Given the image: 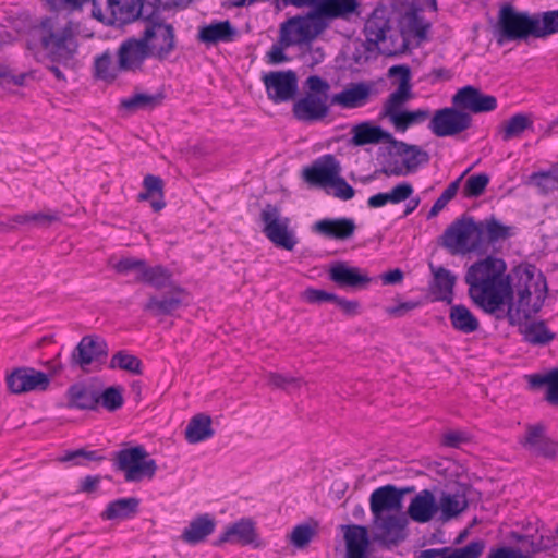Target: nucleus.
<instances>
[{"mask_svg":"<svg viewBox=\"0 0 558 558\" xmlns=\"http://www.w3.org/2000/svg\"><path fill=\"white\" fill-rule=\"evenodd\" d=\"M330 186L335 189L333 196L343 201L353 198L355 194L354 189L339 174Z\"/></svg>","mask_w":558,"mask_h":558,"instance_id":"nucleus-64","label":"nucleus"},{"mask_svg":"<svg viewBox=\"0 0 558 558\" xmlns=\"http://www.w3.org/2000/svg\"><path fill=\"white\" fill-rule=\"evenodd\" d=\"M305 94L294 101L293 117L301 122L312 123L324 120L329 114V83L318 75H311L304 83Z\"/></svg>","mask_w":558,"mask_h":558,"instance_id":"nucleus-3","label":"nucleus"},{"mask_svg":"<svg viewBox=\"0 0 558 558\" xmlns=\"http://www.w3.org/2000/svg\"><path fill=\"white\" fill-rule=\"evenodd\" d=\"M390 29V20L386 9L384 8L375 9L364 25L366 40L374 46L384 41Z\"/></svg>","mask_w":558,"mask_h":558,"instance_id":"nucleus-29","label":"nucleus"},{"mask_svg":"<svg viewBox=\"0 0 558 558\" xmlns=\"http://www.w3.org/2000/svg\"><path fill=\"white\" fill-rule=\"evenodd\" d=\"M521 444L530 452L544 458H554L557 452V444L545 434V427L542 424L527 425L526 434Z\"/></svg>","mask_w":558,"mask_h":558,"instance_id":"nucleus-23","label":"nucleus"},{"mask_svg":"<svg viewBox=\"0 0 558 558\" xmlns=\"http://www.w3.org/2000/svg\"><path fill=\"white\" fill-rule=\"evenodd\" d=\"M338 298L339 296L335 293H330L325 290H319V289H314V288H307L303 292V299L307 303H312V304H315V303L320 304L324 302H333L336 304Z\"/></svg>","mask_w":558,"mask_h":558,"instance_id":"nucleus-60","label":"nucleus"},{"mask_svg":"<svg viewBox=\"0 0 558 558\" xmlns=\"http://www.w3.org/2000/svg\"><path fill=\"white\" fill-rule=\"evenodd\" d=\"M120 72L118 63H113L112 54L108 50L95 58L94 75L97 78L102 81H114Z\"/></svg>","mask_w":558,"mask_h":558,"instance_id":"nucleus-47","label":"nucleus"},{"mask_svg":"<svg viewBox=\"0 0 558 558\" xmlns=\"http://www.w3.org/2000/svg\"><path fill=\"white\" fill-rule=\"evenodd\" d=\"M537 20L536 38H545L558 33V10L534 13Z\"/></svg>","mask_w":558,"mask_h":558,"instance_id":"nucleus-49","label":"nucleus"},{"mask_svg":"<svg viewBox=\"0 0 558 558\" xmlns=\"http://www.w3.org/2000/svg\"><path fill=\"white\" fill-rule=\"evenodd\" d=\"M37 31L40 44L52 61L68 62L75 54L77 43L71 21L58 27L52 17H45Z\"/></svg>","mask_w":558,"mask_h":558,"instance_id":"nucleus-4","label":"nucleus"},{"mask_svg":"<svg viewBox=\"0 0 558 558\" xmlns=\"http://www.w3.org/2000/svg\"><path fill=\"white\" fill-rule=\"evenodd\" d=\"M347 547V558H368L369 536L364 525H342Z\"/></svg>","mask_w":558,"mask_h":558,"instance_id":"nucleus-24","label":"nucleus"},{"mask_svg":"<svg viewBox=\"0 0 558 558\" xmlns=\"http://www.w3.org/2000/svg\"><path fill=\"white\" fill-rule=\"evenodd\" d=\"M470 441V436L463 430H449L442 435L441 444L449 448H460Z\"/></svg>","mask_w":558,"mask_h":558,"instance_id":"nucleus-63","label":"nucleus"},{"mask_svg":"<svg viewBox=\"0 0 558 558\" xmlns=\"http://www.w3.org/2000/svg\"><path fill=\"white\" fill-rule=\"evenodd\" d=\"M143 10L144 3L142 0L132 1L131 3H123L120 0H117V7H112L114 25L122 26L140 17H145L143 15Z\"/></svg>","mask_w":558,"mask_h":558,"instance_id":"nucleus-42","label":"nucleus"},{"mask_svg":"<svg viewBox=\"0 0 558 558\" xmlns=\"http://www.w3.org/2000/svg\"><path fill=\"white\" fill-rule=\"evenodd\" d=\"M353 136L351 143L355 146H363L366 144L388 143L392 145L395 137L391 133L385 131L378 125H373L369 122H363L352 129Z\"/></svg>","mask_w":558,"mask_h":558,"instance_id":"nucleus-28","label":"nucleus"},{"mask_svg":"<svg viewBox=\"0 0 558 558\" xmlns=\"http://www.w3.org/2000/svg\"><path fill=\"white\" fill-rule=\"evenodd\" d=\"M8 389L15 395L28 391H44L49 387V376L33 367H19L13 369L5 378Z\"/></svg>","mask_w":558,"mask_h":558,"instance_id":"nucleus-16","label":"nucleus"},{"mask_svg":"<svg viewBox=\"0 0 558 558\" xmlns=\"http://www.w3.org/2000/svg\"><path fill=\"white\" fill-rule=\"evenodd\" d=\"M489 183V175L486 173L473 174L468 178L463 186V195L468 198L480 197Z\"/></svg>","mask_w":558,"mask_h":558,"instance_id":"nucleus-53","label":"nucleus"},{"mask_svg":"<svg viewBox=\"0 0 558 558\" xmlns=\"http://www.w3.org/2000/svg\"><path fill=\"white\" fill-rule=\"evenodd\" d=\"M356 225L352 218H326L313 225V231L330 240L345 241L353 236Z\"/></svg>","mask_w":558,"mask_h":558,"instance_id":"nucleus-22","label":"nucleus"},{"mask_svg":"<svg viewBox=\"0 0 558 558\" xmlns=\"http://www.w3.org/2000/svg\"><path fill=\"white\" fill-rule=\"evenodd\" d=\"M68 407L80 410H95L99 404L98 391L84 383H76L66 391Z\"/></svg>","mask_w":558,"mask_h":558,"instance_id":"nucleus-25","label":"nucleus"},{"mask_svg":"<svg viewBox=\"0 0 558 558\" xmlns=\"http://www.w3.org/2000/svg\"><path fill=\"white\" fill-rule=\"evenodd\" d=\"M260 221L264 234L274 245L287 251L294 248L298 240L293 231L289 229L290 219L282 217L277 206L267 204L260 213Z\"/></svg>","mask_w":558,"mask_h":558,"instance_id":"nucleus-10","label":"nucleus"},{"mask_svg":"<svg viewBox=\"0 0 558 558\" xmlns=\"http://www.w3.org/2000/svg\"><path fill=\"white\" fill-rule=\"evenodd\" d=\"M504 259L487 256L471 265L465 275L469 295L485 313L496 319L508 318L510 325L530 319L538 313L548 294L545 276L534 265H519L506 274Z\"/></svg>","mask_w":558,"mask_h":558,"instance_id":"nucleus-1","label":"nucleus"},{"mask_svg":"<svg viewBox=\"0 0 558 558\" xmlns=\"http://www.w3.org/2000/svg\"><path fill=\"white\" fill-rule=\"evenodd\" d=\"M530 180L544 194L558 190V166L549 171L534 172L531 174Z\"/></svg>","mask_w":558,"mask_h":558,"instance_id":"nucleus-52","label":"nucleus"},{"mask_svg":"<svg viewBox=\"0 0 558 558\" xmlns=\"http://www.w3.org/2000/svg\"><path fill=\"white\" fill-rule=\"evenodd\" d=\"M215 432L211 427V418L209 415L198 413L194 415L184 432L185 439L190 444H197L209 439L214 436Z\"/></svg>","mask_w":558,"mask_h":558,"instance_id":"nucleus-39","label":"nucleus"},{"mask_svg":"<svg viewBox=\"0 0 558 558\" xmlns=\"http://www.w3.org/2000/svg\"><path fill=\"white\" fill-rule=\"evenodd\" d=\"M105 457L99 450H87L78 448L75 450H68L58 458L62 463H71L72 465L87 466L92 462H101Z\"/></svg>","mask_w":558,"mask_h":558,"instance_id":"nucleus-45","label":"nucleus"},{"mask_svg":"<svg viewBox=\"0 0 558 558\" xmlns=\"http://www.w3.org/2000/svg\"><path fill=\"white\" fill-rule=\"evenodd\" d=\"M148 58H151V56L142 36L125 38L117 50L118 69L124 72L142 70L145 60Z\"/></svg>","mask_w":558,"mask_h":558,"instance_id":"nucleus-15","label":"nucleus"},{"mask_svg":"<svg viewBox=\"0 0 558 558\" xmlns=\"http://www.w3.org/2000/svg\"><path fill=\"white\" fill-rule=\"evenodd\" d=\"M433 272L434 284L432 287V292L435 295V300L451 304L453 301L456 277L444 267L433 268Z\"/></svg>","mask_w":558,"mask_h":558,"instance_id":"nucleus-36","label":"nucleus"},{"mask_svg":"<svg viewBox=\"0 0 558 558\" xmlns=\"http://www.w3.org/2000/svg\"><path fill=\"white\" fill-rule=\"evenodd\" d=\"M108 356V344L99 336H84L71 354V364L85 369L95 362H102Z\"/></svg>","mask_w":558,"mask_h":558,"instance_id":"nucleus-18","label":"nucleus"},{"mask_svg":"<svg viewBox=\"0 0 558 558\" xmlns=\"http://www.w3.org/2000/svg\"><path fill=\"white\" fill-rule=\"evenodd\" d=\"M140 500L134 497L120 498L108 504L101 517L106 520H124L137 512Z\"/></svg>","mask_w":558,"mask_h":558,"instance_id":"nucleus-40","label":"nucleus"},{"mask_svg":"<svg viewBox=\"0 0 558 558\" xmlns=\"http://www.w3.org/2000/svg\"><path fill=\"white\" fill-rule=\"evenodd\" d=\"M371 95V87L363 82L353 83L331 97V105L352 109L363 106Z\"/></svg>","mask_w":558,"mask_h":558,"instance_id":"nucleus-30","label":"nucleus"},{"mask_svg":"<svg viewBox=\"0 0 558 558\" xmlns=\"http://www.w3.org/2000/svg\"><path fill=\"white\" fill-rule=\"evenodd\" d=\"M442 246L452 255L482 250L481 230L472 217H461L453 221L442 234Z\"/></svg>","mask_w":558,"mask_h":558,"instance_id":"nucleus-8","label":"nucleus"},{"mask_svg":"<svg viewBox=\"0 0 558 558\" xmlns=\"http://www.w3.org/2000/svg\"><path fill=\"white\" fill-rule=\"evenodd\" d=\"M449 319L452 328L461 333H473L480 328L478 319L462 304L452 305L450 307Z\"/></svg>","mask_w":558,"mask_h":558,"instance_id":"nucleus-38","label":"nucleus"},{"mask_svg":"<svg viewBox=\"0 0 558 558\" xmlns=\"http://www.w3.org/2000/svg\"><path fill=\"white\" fill-rule=\"evenodd\" d=\"M529 383L533 388L547 385L546 400L551 404L558 405V367L550 369L546 374L530 375Z\"/></svg>","mask_w":558,"mask_h":558,"instance_id":"nucleus-44","label":"nucleus"},{"mask_svg":"<svg viewBox=\"0 0 558 558\" xmlns=\"http://www.w3.org/2000/svg\"><path fill=\"white\" fill-rule=\"evenodd\" d=\"M388 76L390 78L398 80V88H401L403 85L405 86V90L412 92L411 84V70L405 64L393 65L388 70Z\"/></svg>","mask_w":558,"mask_h":558,"instance_id":"nucleus-59","label":"nucleus"},{"mask_svg":"<svg viewBox=\"0 0 558 558\" xmlns=\"http://www.w3.org/2000/svg\"><path fill=\"white\" fill-rule=\"evenodd\" d=\"M263 82L268 98L275 104L293 100L298 94V75L292 70L266 73Z\"/></svg>","mask_w":558,"mask_h":558,"instance_id":"nucleus-13","label":"nucleus"},{"mask_svg":"<svg viewBox=\"0 0 558 558\" xmlns=\"http://www.w3.org/2000/svg\"><path fill=\"white\" fill-rule=\"evenodd\" d=\"M481 230V243L484 248L487 244L505 241L514 234V227L502 225L495 216L477 222Z\"/></svg>","mask_w":558,"mask_h":558,"instance_id":"nucleus-32","label":"nucleus"},{"mask_svg":"<svg viewBox=\"0 0 558 558\" xmlns=\"http://www.w3.org/2000/svg\"><path fill=\"white\" fill-rule=\"evenodd\" d=\"M533 120L525 113H517L509 118L499 129L504 142L520 137L526 130L532 129Z\"/></svg>","mask_w":558,"mask_h":558,"instance_id":"nucleus-41","label":"nucleus"},{"mask_svg":"<svg viewBox=\"0 0 558 558\" xmlns=\"http://www.w3.org/2000/svg\"><path fill=\"white\" fill-rule=\"evenodd\" d=\"M412 490H374L371 496V510L374 519H380L385 511H398L402 496Z\"/></svg>","mask_w":558,"mask_h":558,"instance_id":"nucleus-31","label":"nucleus"},{"mask_svg":"<svg viewBox=\"0 0 558 558\" xmlns=\"http://www.w3.org/2000/svg\"><path fill=\"white\" fill-rule=\"evenodd\" d=\"M518 539L529 546L532 553H541L554 549L557 544L553 536L541 535L537 539L532 535L518 536Z\"/></svg>","mask_w":558,"mask_h":558,"instance_id":"nucleus-55","label":"nucleus"},{"mask_svg":"<svg viewBox=\"0 0 558 558\" xmlns=\"http://www.w3.org/2000/svg\"><path fill=\"white\" fill-rule=\"evenodd\" d=\"M536 25L534 14L518 11L511 4H506L498 12L496 40L498 45H502L508 41L526 40L530 37L536 38Z\"/></svg>","mask_w":558,"mask_h":558,"instance_id":"nucleus-5","label":"nucleus"},{"mask_svg":"<svg viewBox=\"0 0 558 558\" xmlns=\"http://www.w3.org/2000/svg\"><path fill=\"white\" fill-rule=\"evenodd\" d=\"M135 281L147 283L157 290L167 289L160 296L149 295L143 305V310L153 316H170L183 305L186 292L172 280V274L166 267L146 265Z\"/></svg>","mask_w":558,"mask_h":558,"instance_id":"nucleus-2","label":"nucleus"},{"mask_svg":"<svg viewBox=\"0 0 558 558\" xmlns=\"http://www.w3.org/2000/svg\"><path fill=\"white\" fill-rule=\"evenodd\" d=\"M144 191L137 196L138 201H149L151 208L160 211L166 203L163 201V181L160 177L147 174L143 180Z\"/></svg>","mask_w":558,"mask_h":558,"instance_id":"nucleus-37","label":"nucleus"},{"mask_svg":"<svg viewBox=\"0 0 558 558\" xmlns=\"http://www.w3.org/2000/svg\"><path fill=\"white\" fill-rule=\"evenodd\" d=\"M226 543L236 544L240 546H252L253 548H262L265 546V543L257 532L256 523L251 518H241L240 520L228 524L225 531L216 539L215 545L221 546Z\"/></svg>","mask_w":558,"mask_h":558,"instance_id":"nucleus-14","label":"nucleus"},{"mask_svg":"<svg viewBox=\"0 0 558 558\" xmlns=\"http://www.w3.org/2000/svg\"><path fill=\"white\" fill-rule=\"evenodd\" d=\"M268 380L274 387L284 390H293L301 387V378L284 376L277 373L269 374Z\"/></svg>","mask_w":558,"mask_h":558,"instance_id":"nucleus-61","label":"nucleus"},{"mask_svg":"<svg viewBox=\"0 0 558 558\" xmlns=\"http://www.w3.org/2000/svg\"><path fill=\"white\" fill-rule=\"evenodd\" d=\"M424 495H417L409 506V514L415 522L426 523L438 511V505L430 490H423Z\"/></svg>","mask_w":558,"mask_h":558,"instance_id":"nucleus-34","label":"nucleus"},{"mask_svg":"<svg viewBox=\"0 0 558 558\" xmlns=\"http://www.w3.org/2000/svg\"><path fill=\"white\" fill-rule=\"evenodd\" d=\"M452 105L462 111L472 113L489 112L497 108V99L486 95L480 88L466 85L452 96Z\"/></svg>","mask_w":558,"mask_h":558,"instance_id":"nucleus-17","label":"nucleus"},{"mask_svg":"<svg viewBox=\"0 0 558 558\" xmlns=\"http://www.w3.org/2000/svg\"><path fill=\"white\" fill-rule=\"evenodd\" d=\"M165 95L158 93L156 95H148L144 93H137L131 97L121 100V108L129 112H135L137 110H151L161 105Z\"/></svg>","mask_w":558,"mask_h":558,"instance_id":"nucleus-43","label":"nucleus"},{"mask_svg":"<svg viewBox=\"0 0 558 558\" xmlns=\"http://www.w3.org/2000/svg\"><path fill=\"white\" fill-rule=\"evenodd\" d=\"M216 529L215 519L208 514H199L194 518L182 532L181 538L190 545L204 542Z\"/></svg>","mask_w":558,"mask_h":558,"instance_id":"nucleus-27","label":"nucleus"},{"mask_svg":"<svg viewBox=\"0 0 558 558\" xmlns=\"http://www.w3.org/2000/svg\"><path fill=\"white\" fill-rule=\"evenodd\" d=\"M407 519L401 515H387L374 519L373 541L386 547L396 546L405 539Z\"/></svg>","mask_w":558,"mask_h":558,"instance_id":"nucleus-19","label":"nucleus"},{"mask_svg":"<svg viewBox=\"0 0 558 558\" xmlns=\"http://www.w3.org/2000/svg\"><path fill=\"white\" fill-rule=\"evenodd\" d=\"M430 116L428 109H417L415 111H401L399 114L392 117L391 123L397 131L404 132L413 124L423 123Z\"/></svg>","mask_w":558,"mask_h":558,"instance_id":"nucleus-48","label":"nucleus"},{"mask_svg":"<svg viewBox=\"0 0 558 558\" xmlns=\"http://www.w3.org/2000/svg\"><path fill=\"white\" fill-rule=\"evenodd\" d=\"M146 22L142 38L148 46L151 58L165 61L177 48V35L172 24L167 23L160 14L150 13L143 17Z\"/></svg>","mask_w":558,"mask_h":558,"instance_id":"nucleus-7","label":"nucleus"},{"mask_svg":"<svg viewBox=\"0 0 558 558\" xmlns=\"http://www.w3.org/2000/svg\"><path fill=\"white\" fill-rule=\"evenodd\" d=\"M413 194V186L409 182L397 184L390 192L384 193L385 203L399 204L411 197Z\"/></svg>","mask_w":558,"mask_h":558,"instance_id":"nucleus-57","label":"nucleus"},{"mask_svg":"<svg viewBox=\"0 0 558 558\" xmlns=\"http://www.w3.org/2000/svg\"><path fill=\"white\" fill-rule=\"evenodd\" d=\"M427 475L439 486L449 487L456 485L459 488H472L473 482L465 468L454 460L441 458L436 461L424 460Z\"/></svg>","mask_w":558,"mask_h":558,"instance_id":"nucleus-11","label":"nucleus"},{"mask_svg":"<svg viewBox=\"0 0 558 558\" xmlns=\"http://www.w3.org/2000/svg\"><path fill=\"white\" fill-rule=\"evenodd\" d=\"M113 465L121 471L129 483L140 484L151 480L157 472V463L143 446L121 449L114 452Z\"/></svg>","mask_w":558,"mask_h":558,"instance_id":"nucleus-6","label":"nucleus"},{"mask_svg":"<svg viewBox=\"0 0 558 558\" xmlns=\"http://www.w3.org/2000/svg\"><path fill=\"white\" fill-rule=\"evenodd\" d=\"M471 125V114L453 106L437 110L429 121L428 129L436 136L446 137L457 135Z\"/></svg>","mask_w":558,"mask_h":558,"instance_id":"nucleus-12","label":"nucleus"},{"mask_svg":"<svg viewBox=\"0 0 558 558\" xmlns=\"http://www.w3.org/2000/svg\"><path fill=\"white\" fill-rule=\"evenodd\" d=\"M145 267L146 262L137 258H122L114 265L116 271L122 275H126L131 271H137L138 275L142 274Z\"/></svg>","mask_w":558,"mask_h":558,"instance_id":"nucleus-62","label":"nucleus"},{"mask_svg":"<svg viewBox=\"0 0 558 558\" xmlns=\"http://www.w3.org/2000/svg\"><path fill=\"white\" fill-rule=\"evenodd\" d=\"M99 404L106 410L114 412L123 405L124 399L122 396V388L111 386L102 391L98 392Z\"/></svg>","mask_w":558,"mask_h":558,"instance_id":"nucleus-54","label":"nucleus"},{"mask_svg":"<svg viewBox=\"0 0 558 558\" xmlns=\"http://www.w3.org/2000/svg\"><path fill=\"white\" fill-rule=\"evenodd\" d=\"M328 27L316 8L304 16H294L281 24L280 41L284 47L307 43Z\"/></svg>","mask_w":558,"mask_h":558,"instance_id":"nucleus-9","label":"nucleus"},{"mask_svg":"<svg viewBox=\"0 0 558 558\" xmlns=\"http://www.w3.org/2000/svg\"><path fill=\"white\" fill-rule=\"evenodd\" d=\"M340 173L339 162L332 155H325L303 171L304 180L316 186H330Z\"/></svg>","mask_w":558,"mask_h":558,"instance_id":"nucleus-21","label":"nucleus"},{"mask_svg":"<svg viewBox=\"0 0 558 558\" xmlns=\"http://www.w3.org/2000/svg\"><path fill=\"white\" fill-rule=\"evenodd\" d=\"M109 367L112 369L120 368L134 375H141L143 373L142 361L126 351H118L113 354Z\"/></svg>","mask_w":558,"mask_h":558,"instance_id":"nucleus-50","label":"nucleus"},{"mask_svg":"<svg viewBox=\"0 0 558 558\" xmlns=\"http://www.w3.org/2000/svg\"><path fill=\"white\" fill-rule=\"evenodd\" d=\"M440 508L444 519L449 520L463 511L465 501L461 504L454 496L445 495L440 499Z\"/></svg>","mask_w":558,"mask_h":558,"instance_id":"nucleus-58","label":"nucleus"},{"mask_svg":"<svg viewBox=\"0 0 558 558\" xmlns=\"http://www.w3.org/2000/svg\"><path fill=\"white\" fill-rule=\"evenodd\" d=\"M357 8V0H323L316 10L323 21L329 24L335 19H348Z\"/></svg>","mask_w":558,"mask_h":558,"instance_id":"nucleus-33","label":"nucleus"},{"mask_svg":"<svg viewBox=\"0 0 558 558\" xmlns=\"http://www.w3.org/2000/svg\"><path fill=\"white\" fill-rule=\"evenodd\" d=\"M523 339L534 345H546L556 338L544 320L533 322L529 324L522 331Z\"/></svg>","mask_w":558,"mask_h":558,"instance_id":"nucleus-46","label":"nucleus"},{"mask_svg":"<svg viewBox=\"0 0 558 558\" xmlns=\"http://www.w3.org/2000/svg\"><path fill=\"white\" fill-rule=\"evenodd\" d=\"M328 277L337 287L351 290L365 289L372 281L367 274L345 262L333 263L328 270Z\"/></svg>","mask_w":558,"mask_h":558,"instance_id":"nucleus-20","label":"nucleus"},{"mask_svg":"<svg viewBox=\"0 0 558 558\" xmlns=\"http://www.w3.org/2000/svg\"><path fill=\"white\" fill-rule=\"evenodd\" d=\"M315 531L307 524L296 525L290 534V542L298 548H304L312 541Z\"/></svg>","mask_w":558,"mask_h":558,"instance_id":"nucleus-56","label":"nucleus"},{"mask_svg":"<svg viewBox=\"0 0 558 558\" xmlns=\"http://www.w3.org/2000/svg\"><path fill=\"white\" fill-rule=\"evenodd\" d=\"M411 98L412 92L405 90L404 85L401 88H397L389 95L384 105V116L388 117L391 121L395 114H399L401 112L400 108L403 106V104Z\"/></svg>","mask_w":558,"mask_h":558,"instance_id":"nucleus-51","label":"nucleus"},{"mask_svg":"<svg viewBox=\"0 0 558 558\" xmlns=\"http://www.w3.org/2000/svg\"><path fill=\"white\" fill-rule=\"evenodd\" d=\"M238 35L236 28L229 20L214 22L199 28L197 38L207 45H216L218 43H230Z\"/></svg>","mask_w":558,"mask_h":558,"instance_id":"nucleus-26","label":"nucleus"},{"mask_svg":"<svg viewBox=\"0 0 558 558\" xmlns=\"http://www.w3.org/2000/svg\"><path fill=\"white\" fill-rule=\"evenodd\" d=\"M392 146L397 148L400 156H404L402 162L407 172H414L421 165L429 162V154L417 145L407 144L395 138Z\"/></svg>","mask_w":558,"mask_h":558,"instance_id":"nucleus-35","label":"nucleus"}]
</instances>
